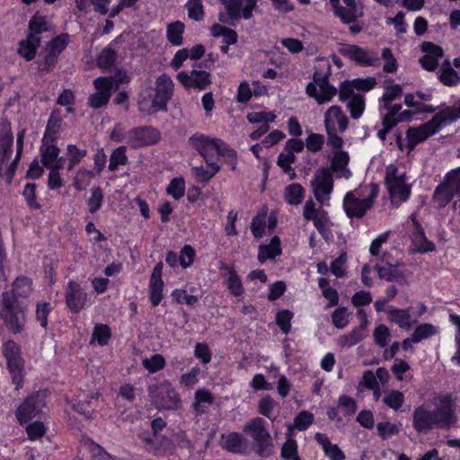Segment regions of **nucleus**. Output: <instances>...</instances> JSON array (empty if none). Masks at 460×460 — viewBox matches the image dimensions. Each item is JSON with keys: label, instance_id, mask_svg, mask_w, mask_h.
Masks as SVG:
<instances>
[{"label": "nucleus", "instance_id": "44", "mask_svg": "<svg viewBox=\"0 0 460 460\" xmlns=\"http://www.w3.org/2000/svg\"><path fill=\"white\" fill-rule=\"evenodd\" d=\"M349 162V156L348 152L343 150H338L334 152L333 158L332 161V168L335 172L344 171L348 172V175H346V178H349L350 176L349 170L347 169V166Z\"/></svg>", "mask_w": 460, "mask_h": 460}, {"label": "nucleus", "instance_id": "47", "mask_svg": "<svg viewBox=\"0 0 460 460\" xmlns=\"http://www.w3.org/2000/svg\"><path fill=\"white\" fill-rule=\"evenodd\" d=\"M294 317V313L288 309H283L276 314V324L280 328L284 334H288L291 330V321Z\"/></svg>", "mask_w": 460, "mask_h": 460}, {"label": "nucleus", "instance_id": "17", "mask_svg": "<svg viewBox=\"0 0 460 460\" xmlns=\"http://www.w3.org/2000/svg\"><path fill=\"white\" fill-rule=\"evenodd\" d=\"M374 269L380 279L387 282H395L402 286L408 284L405 270L399 265L387 262L385 265L376 264Z\"/></svg>", "mask_w": 460, "mask_h": 460}, {"label": "nucleus", "instance_id": "52", "mask_svg": "<svg viewBox=\"0 0 460 460\" xmlns=\"http://www.w3.org/2000/svg\"><path fill=\"white\" fill-rule=\"evenodd\" d=\"M383 401L389 408L398 411L404 402V394L399 390H391Z\"/></svg>", "mask_w": 460, "mask_h": 460}, {"label": "nucleus", "instance_id": "37", "mask_svg": "<svg viewBox=\"0 0 460 460\" xmlns=\"http://www.w3.org/2000/svg\"><path fill=\"white\" fill-rule=\"evenodd\" d=\"M166 194L173 199L179 200L184 197L186 191L185 179L181 176L172 179L166 187Z\"/></svg>", "mask_w": 460, "mask_h": 460}, {"label": "nucleus", "instance_id": "15", "mask_svg": "<svg viewBox=\"0 0 460 460\" xmlns=\"http://www.w3.org/2000/svg\"><path fill=\"white\" fill-rule=\"evenodd\" d=\"M313 186L314 197L319 202H323L325 198L329 199V196L333 189V179L331 170L326 167L318 169L314 174Z\"/></svg>", "mask_w": 460, "mask_h": 460}, {"label": "nucleus", "instance_id": "49", "mask_svg": "<svg viewBox=\"0 0 460 460\" xmlns=\"http://www.w3.org/2000/svg\"><path fill=\"white\" fill-rule=\"evenodd\" d=\"M154 104L155 103L153 102L151 92L141 93L139 95V98L137 101V107H138V111L141 113H144L146 115H152V114L156 113L157 110Z\"/></svg>", "mask_w": 460, "mask_h": 460}, {"label": "nucleus", "instance_id": "14", "mask_svg": "<svg viewBox=\"0 0 460 460\" xmlns=\"http://www.w3.org/2000/svg\"><path fill=\"white\" fill-rule=\"evenodd\" d=\"M114 83L115 79L112 76L96 78L93 84L97 92L90 95L88 99L89 105L94 109L106 105L110 100Z\"/></svg>", "mask_w": 460, "mask_h": 460}, {"label": "nucleus", "instance_id": "41", "mask_svg": "<svg viewBox=\"0 0 460 460\" xmlns=\"http://www.w3.org/2000/svg\"><path fill=\"white\" fill-rule=\"evenodd\" d=\"M348 109L350 114V117L354 119H359L366 107V100L365 97L361 94L353 95V97L349 101Z\"/></svg>", "mask_w": 460, "mask_h": 460}, {"label": "nucleus", "instance_id": "20", "mask_svg": "<svg viewBox=\"0 0 460 460\" xmlns=\"http://www.w3.org/2000/svg\"><path fill=\"white\" fill-rule=\"evenodd\" d=\"M430 410L425 405L421 404L416 407L412 414V427L418 433H426L432 430Z\"/></svg>", "mask_w": 460, "mask_h": 460}, {"label": "nucleus", "instance_id": "45", "mask_svg": "<svg viewBox=\"0 0 460 460\" xmlns=\"http://www.w3.org/2000/svg\"><path fill=\"white\" fill-rule=\"evenodd\" d=\"M142 365L149 373L155 374L164 369L166 362L163 355L155 353L149 358H144Z\"/></svg>", "mask_w": 460, "mask_h": 460}, {"label": "nucleus", "instance_id": "12", "mask_svg": "<svg viewBox=\"0 0 460 460\" xmlns=\"http://www.w3.org/2000/svg\"><path fill=\"white\" fill-rule=\"evenodd\" d=\"M128 138L134 147H142L156 144L161 135L153 126H140L131 128L128 132Z\"/></svg>", "mask_w": 460, "mask_h": 460}, {"label": "nucleus", "instance_id": "62", "mask_svg": "<svg viewBox=\"0 0 460 460\" xmlns=\"http://www.w3.org/2000/svg\"><path fill=\"white\" fill-rule=\"evenodd\" d=\"M376 429L378 436L383 440H385L388 438L399 433V428L397 427V425L390 421L377 423Z\"/></svg>", "mask_w": 460, "mask_h": 460}, {"label": "nucleus", "instance_id": "31", "mask_svg": "<svg viewBox=\"0 0 460 460\" xmlns=\"http://www.w3.org/2000/svg\"><path fill=\"white\" fill-rule=\"evenodd\" d=\"M457 195L455 190L446 182L439 183L433 193V199L439 208L447 206L454 197Z\"/></svg>", "mask_w": 460, "mask_h": 460}, {"label": "nucleus", "instance_id": "11", "mask_svg": "<svg viewBox=\"0 0 460 460\" xmlns=\"http://www.w3.org/2000/svg\"><path fill=\"white\" fill-rule=\"evenodd\" d=\"M45 395L38 392L29 396L16 410L18 421L22 424L37 416L45 407Z\"/></svg>", "mask_w": 460, "mask_h": 460}, {"label": "nucleus", "instance_id": "4", "mask_svg": "<svg viewBox=\"0 0 460 460\" xmlns=\"http://www.w3.org/2000/svg\"><path fill=\"white\" fill-rule=\"evenodd\" d=\"M149 395L157 409L168 411L178 410L181 406V397L168 380L148 388Z\"/></svg>", "mask_w": 460, "mask_h": 460}, {"label": "nucleus", "instance_id": "2", "mask_svg": "<svg viewBox=\"0 0 460 460\" xmlns=\"http://www.w3.org/2000/svg\"><path fill=\"white\" fill-rule=\"evenodd\" d=\"M0 316L8 330L13 333H20L27 320V305L23 302H15L9 292L2 294Z\"/></svg>", "mask_w": 460, "mask_h": 460}, {"label": "nucleus", "instance_id": "56", "mask_svg": "<svg viewBox=\"0 0 460 460\" xmlns=\"http://www.w3.org/2000/svg\"><path fill=\"white\" fill-rule=\"evenodd\" d=\"M332 323L337 329H343L349 323L348 308L340 306L332 314Z\"/></svg>", "mask_w": 460, "mask_h": 460}, {"label": "nucleus", "instance_id": "29", "mask_svg": "<svg viewBox=\"0 0 460 460\" xmlns=\"http://www.w3.org/2000/svg\"><path fill=\"white\" fill-rule=\"evenodd\" d=\"M438 80L446 86H456L460 83L458 73L451 66L450 60H445L439 69Z\"/></svg>", "mask_w": 460, "mask_h": 460}, {"label": "nucleus", "instance_id": "59", "mask_svg": "<svg viewBox=\"0 0 460 460\" xmlns=\"http://www.w3.org/2000/svg\"><path fill=\"white\" fill-rule=\"evenodd\" d=\"M338 404L342 408L345 417H350L357 411L356 400L349 395H341L338 399Z\"/></svg>", "mask_w": 460, "mask_h": 460}, {"label": "nucleus", "instance_id": "51", "mask_svg": "<svg viewBox=\"0 0 460 460\" xmlns=\"http://www.w3.org/2000/svg\"><path fill=\"white\" fill-rule=\"evenodd\" d=\"M115 62V49L112 48V42L104 49L97 58V65L100 68L107 69L112 66Z\"/></svg>", "mask_w": 460, "mask_h": 460}, {"label": "nucleus", "instance_id": "46", "mask_svg": "<svg viewBox=\"0 0 460 460\" xmlns=\"http://www.w3.org/2000/svg\"><path fill=\"white\" fill-rule=\"evenodd\" d=\"M155 456L164 457L174 453V445L167 438H163L153 448L149 449Z\"/></svg>", "mask_w": 460, "mask_h": 460}, {"label": "nucleus", "instance_id": "40", "mask_svg": "<svg viewBox=\"0 0 460 460\" xmlns=\"http://www.w3.org/2000/svg\"><path fill=\"white\" fill-rule=\"evenodd\" d=\"M111 337V330L106 324H95L91 339V344L97 342L100 346L106 345Z\"/></svg>", "mask_w": 460, "mask_h": 460}, {"label": "nucleus", "instance_id": "57", "mask_svg": "<svg viewBox=\"0 0 460 460\" xmlns=\"http://www.w3.org/2000/svg\"><path fill=\"white\" fill-rule=\"evenodd\" d=\"M277 404V402L270 395H265L259 401L258 411L262 416L271 419L273 416V410Z\"/></svg>", "mask_w": 460, "mask_h": 460}, {"label": "nucleus", "instance_id": "8", "mask_svg": "<svg viewBox=\"0 0 460 460\" xmlns=\"http://www.w3.org/2000/svg\"><path fill=\"white\" fill-rule=\"evenodd\" d=\"M333 14L341 23L349 24L364 16L363 7L358 6L356 0H330Z\"/></svg>", "mask_w": 460, "mask_h": 460}, {"label": "nucleus", "instance_id": "19", "mask_svg": "<svg viewBox=\"0 0 460 460\" xmlns=\"http://www.w3.org/2000/svg\"><path fill=\"white\" fill-rule=\"evenodd\" d=\"M218 270L220 271H226L227 278L225 281L226 288L231 295L235 297H239L243 295L244 288L242 283V279L238 275L234 265L227 264L226 262L220 261L218 264Z\"/></svg>", "mask_w": 460, "mask_h": 460}, {"label": "nucleus", "instance_id": "6", "mask_svg": "<svg viewBox=\"0 0 460 460\" xmlns=\"http://www.w3.org/2000/svg\"><path fill=\"white\" fill-rule=\"evenodd\" d=\"M3 354L7 360L8 369L12 375L13 382L16 388L22 384L23 360L21 357L20 347L13 341H8L3 345Z\"/></svg>", "mask_w": 460, "mask_h": 460}, {"label": "nucleus", "instance_id": "39", "mask_svg": "<svg viewBox=\"0 0 460 460\" xmlns=\"http://www.w3.org/2000/svg\"><path fill=\"white\" fill-rule=\"evenodd\" d=\"M438 333V329L432 323H420L413 331L411 336L413 342L418 343L423 340L429 339Z\"/></svg>", "mask_w": 460, "mask_h": 460}, {"label": "nucleus", "instance_id": "36", "mask_svg": "<svg viewBox=\"0 0 460 460\" xmlns=\"http://www.w3.org/2000/svg\"><path fill=\"white\" fill-rule=\"evenodd\" d=\"M267 227V208H262L255 215L251 222V232L255 239H261L265 235Z\"/></svg>", "mask_w": 460, "mask_h": 460}, {"label": "nucleus", "instance_id": "7", "mask_svg": "<svg viewBox=\"0 0 460 460\" xmlns=\"http://www.w3.org/2000/svg\"><path fill=\"white\" fill-rule=\"evenodd\" d=\"M340 53L362 66H378L380 58L374 50L365 49L355 44H347L340 49Z\"/></svg>", "mask_w": 460, "mask_h": 460}, {"label": "nucleus", "instance_id": "3", "mask_svg": "<svg viewBox=\"0 0 460 460\" xmlns=\"http://www.w3.org/2000/svg\"><path fill=\"white\" fill-rule=\"evenodd\" d=\"M456 408V404L451 394L439 397V404L434 410H430L432 429H448L454 427L457 422Z\"/></svg>", "mask_w": 460, "mask_h": 460}, {"label": "nucleus", "instance_id": "63", "mask_svg": "<svg viewBox=\"0 0 460 460\" xmlns=\"http://www.w3.org/2000/svg\"><path fill=\"white\" fill-rule=\"evenodd\" d=\"M196 252L190 244H185L180 252V265L187 269L194 262Z\"/></svg>", "mask_w": 460, "mask_h": 460}, {"label": "nucleus", "instance_id": "26", "mask_svg": "<svg viewBox=\"0 0 460 460\" xmlns=\"http://www.w3.org/2000/svg\"><path fill=\"white\" fill-rule=\"evenodd\" d=\"M320 91L321 93H318L317 88L313 83H308L305 87L306 94L309 97L314 98L320 105L331 102L338 93L337 89L331 84H328Z\"/></svg>", "mask_w": 460, "mask_h": 460}, {"label": "nucleus", "instance_id": "16", "mask_svg": "<svg viewBox=\"0 0 460 460\" xmlns=\"http://www.w3.org/2000/svg\"><path fill=\"white\" fill-rule=\"evenodd\" d=\"M189 145L196 150L201 156L209 154V152L216 151L220 147V145L225 143L218 138H211L202 133H195L189 138Z\"/></svg>", "mask_w": 460, "mask_h": 460}, {"label": "nucleus", "instance_id": "32", "mask_svg": "<svg viewBox=\"0 0 460 460\" xmlns=\"http://www.w3.org/2000/svg\"><path fill=\"white\" fill-rule=\"evenodd\" d=\"M214 400L215 398L209 390L199 388L195 392L194 402L191 407L197 415H201L207 411L206 408L202 406V403L211 405L213 404Z\"/></svg>", "mask_w": 460, "mask_h": 460}, {"label": "nucleus", "instance_id": "50", "mask_svg": "<svg viewBox=\"0 0 460 460\" xmlns=\"http://www.w3.org/2000/svg\"><path fill=\"white\" fill-rule=\"evenodd\" d=\"M256 447V454L261 457H269L272 455L273 444L270 435L261 437L253 440Z\"/></svg>", "mask_w": 460, "mask_h": 460}, {"label": "nucleus", "instance_id": "5", "mask_svg": "<svg viewBox=\"0 0 460 460\" xmlns=\"http://www.w3.org/2000/svg\"><path fill=\"white\" fill-rule=\"evenodd\" d=\"M377 190L373 189L368 197L357 198L352 192H347L343 198L342 207L346 216L350 218H362L373 207Z\"/></svg>", "mask_w": 460, "mask_h": 460}, {"label": "nucleus", "instance_id": "34", "mask_svg": "<svg viewBox=\"0 0 460 460\" xmlns=\"http://www.w3.org/2000/svg\"><path fill=\"white\" fill-rule=\"evenodd\" d=\"M185 25L181 21H175L169 23L166 27V39L172 46H181L183 44V33Z\"/></svg>", "mask_w": 460, "mask_h": 460}, {"label": "nucleus", "instance_id": "58", "mask_svg": "<svg viewBox=\"0 0 460 460\" xmlns=\"http://www.w3.org/2000/svg\"><path fill=\"white\" fill-rule=\"evenodd\" d=\"M382 58L385 60V64L383 66L384 72L387 74L395 73L398 69V62L394 58L391 49L385 48L382 50Z\"/></svg>", "mask_w": 460, "mask_h": 460}, {"label": "nucleus", "instance_id": "61", "mask_svg": "<svg viewBox=\"0 0 460 460\" xmlns=\"http://www.w3.org/2000/svg\"><path fill=\"white\" fill-rule=\"evenodd\" d=\"M404 17L405 13L402 11H399L394 17H388L386 19V23L394 25L397 35L404 34L407 31L408 25Z\"/></svg>", "mask_w": 460, "mask_h": 460}, {"label": "nucleus", "instance_id": "42", "mask_svg": "<svg viewBox=\"0 0 460 460\" xmlns=\"http://www.w3.org/2000/svg\"><path fill=\"white\" fill-rule=\"evenodd\" d=\"M164 282H149L148 297L152 307L158 306L164 298Z\"/></svg>", "mask_w": 460, "mask_h": 460}, {"label": "nucleus", "instance_id": "33", "mask_svg": "<svg viewBox=\"0 0 460 460\" xmlns=\"http://www.w3.org/2000/svg\"><path fill=\"white\" fill-rule=\"evenodd\" d=\"M243 432L252 437L253 440L270 435L265 427V420L261 417H255L245 424Z\"/></svg>", "mask_w": 460, "mask_h": 460}, {"label": "nucleus", "instance_id": "21", "mask_svg": "<svg viewBox=\"0 0 460 460\" xmlns=\"http://www.w3.org/2000/svg\"><path fill=\"white\" fill-rule=\"evenodd\" d=\"M282 254L281 240L278 235L271 237L270 243H261L258 248L257 260L264 263L268 260L274 261Z\"/></svg>", "mask_w": 460, "mask_h": 460}, {"label": "nucleus", "instance_id": "28", "mask_svg": "<svg viewBox=\"0 0 460 460\" xmlns=\"http://www.w3.org/2000/svg\"><path fill=\"white\" fill-rule=\"evenodd\" d=\"M243 6V1L242 0H229L225 3V7L226 11V15L230 18L227 19V17L220 13L219 14V21L223 23L229 24L231 26L235 25V22L239 21L241 19V8Z\"/></svg>", "mask_w": 460, "mask_h": 460}, {"label": "nucleus", "instance_id": "64", "mask_svg": "<svg viewBox=\"0 0 460 460\" xmlns=\"http://www.w3.org/2000/svg\"><path fill=\"white\" fill-rule=\"evenodd\" d=\"M390 335V330L385 324H379L376 326L373 333L375 342L380 348H385L388 344Z\"/></svg>", "mask_w": 460, "mask_h": 460}, {"label": "nucleus", "instance_id": "13", "mask_svg": "<svg viewBox=\"0 0 460 460\" xmlns=\"http://www.w3.org/2000/svg\"><path fill=\"white\" fill-rule=\"evenodd\" d=\"M66 304L73 313H78L91 303L87 293L81 286L73 280H69L65 293Z\"/></svg>", "mask_w": 460, "mask_h": 460}, {"label": "nucleus", "instance_id": "55", "mask_svg": "<svg viewBox=\"0 0 460 460\" xmlns=\"http://www.w3.org/2000/svg\"><path fill=\"white\" fill-rule=\"evenodd\" d=\"M193 88L204 90L211 84V75L203 70H192Z\"/></svg>", "mask_w": 460, "mask_h": 460}, {"label": "nucleus", "instance_id": "27", "mask_svg": "<svg viewBox=\"0 0 460 460\" xmlns=\"http://www.w3.org/2000/svg\"><path fill=\"white\" fill-rule=\"evenodd\" d=\"M40 41V36L28 34L26 39L20 41L17 49L18 54L27 61L32 60L36 56Z\"/></svg>", "mask_w": 460, "mask_h": 460}, {"label": "nucleus", "instance_id": "54", "mask_svg": "<svg viewBox=\"0 0 460 460\" xmlns=\"http://www.w3.org/2000/svg\"><path fill=\"white\" fill-rule=\"evenodd\" d=\"M314 414L308 411H301L294 419V426L300 431L306 430L314 422Z\"/></svg>", "mask_w": 460, "mask_h": 460}, {"label": "nucleus", "instance_id": "18", "mask_svg": "<svg viewBox=\"0 0 460 460\" xmlns=\"http://www.w3.org/2000/svg\"><path fill=\"white\" fill-rule=\"evenodd\" d=\"M358 315L360 318V323L350 332L341 337L340 343L342 347H353L367 336V325L368 323L367 314L363 309L358 310Z\"/></svg>", "mask_w": 460, "mask_h": 460}, {"label": "nucleus", "instance_id": "38", "mask_svg": "<svg viewBox=\"0 0 460 460\" xmlns=\"http://www.w3.org/2000/svg\"><path fill=\"white\" fill-rule=\"evenodd\" d=\"M305 190L299 183H292L286 187L284 198L290 205H298L304 199Z\"/></svg>", "mask_w": 460, "mask_h": 460}, {"label": "nucleus", "instance_id": "24", "mask_svg": "<svg viewBox=\"0 0 460 460\" xmlns=\"http://www.w3.org/2000/svg\"><path fill=\"white\" fill-rule=\"evenodd\" d=\"M41 161L48 168H62L64 159L58 158L59 149L53 144L43 143L40 147Z\"/></svg>", "mask_w": 460, "mask_h": 460}, {"label": "nucleus", "instance_id": "10", "mask_svg": "<svg viewBox=\"0 0 460 460\" xmlns=\"http://www.w3.org/2000/svg\"><path fill=\"white\" fill-rule=\"evenodd\" d=\"M173 93V83L169 75L163 74L156 79V87L152 93L154 105L158 111H167L168 102Z\"/></svg>", "mask_w": 460, "mask_h": 460}, {"label": "nucleus", "instance_id": "25", "mask_svg": "<svg viewBox=\"0 0 460 460\" xmlns=\"http://www.w3.org/2000/svg\"><path fill=\"white\" fill-rule=\"evenodd\" d=\"M411 307L401 309L390 305L386 309V314L390 322L396 323L401 328L409 329L414 323L413 321H411Z\"/></svg>", "mask_w": 460, "mask_h": 460}, {"label": "nucleus", "instance_id": "9", "mask_svg": "<svg viewBox=\"0 0 460 460\" xmlns=\"http://www.w3.org/2000/svg\"><path fill=\"white\" fill-rule=\"evenodd\" d=\"M98 394L79 391L72 398H67V402L75 412L86 419H91L93 417L95 408L98 405Z\"/></svg>", "mask_w": 460, "mask_h": 460}, {"label": "nucleus", "instance_id": "35", "mask_svg": "<svg viewBox=\"0 0 460 460\" xmlns=\"http://www.w3.org/2000/svg\"><path fill=\"white\" fill-rule=\"evenodd\" d=\"M405 174L397 175V167L390 165L386 169L385 183L390 195H394V190L405 184Z\"/></svg>", "mask_w": 460, "mask_h": 460}, {"label": "nucleus", "instance_id": "60", "mask_svg": "<svg viewBox=\"0 0 460 460\" xmlns=\"http://www.w3.org/2000/svg\"><path fill=\"white\" fill-rule=\"evenodd\" d=\"M324 144V137L317 133H310L306 139L305 146L307 150L312 153H317L323 149Z\"/></svg>", "mask_w": 460, "mask_h": 460}, {"label": "nucleus", "instance_id": "48", "mask_svg": "<svg viewBox=\"0 0 460 460\" xmlns=\"http://www.w3.org/2000/svg\"><path fill=\"white\" fill-rule=\"evenodd\" d=\"M190 19L199 22L204 18V6L202 0H188L185 4Z\"/></svg>", "mask_w": 460, "mask_h": 460}, {"label": "nucleus", "instance_id": "23", "mask_svg": "<svg viewBox=\"0 0 460 460\" xmlns=\"http://www.w3.org/2000/svg\"><path fill=\"white\" fill-rule=\"evenodd\" d=\"M314 439L322 447L324 455L330 460L346 459L345 453L340 448V447L337 444L332 443L326 434L318 432L315 434Z\"/></svg>", "mask_w": 460, "mask_h": 460}, {"label": "nucleus", "instance_id": "1", "mask_svg": "<svg viewBox=\"0 0 460 460\" xmlns=\"http://www.w3.org/2000/svg\"><path fill=\"white\" fill-rule=\"evenodd\" d=\"M460 119V101L452 106H446L437 112L429 121L418 126L410 127L406 130L408 153L415 149L417 145L438 133L442 126L453 123Z\"/></svg>", "mask_w": 460, "mask_h": 460}, {"label": "nucleus", "instance_id": "43", "mask_svg": "<svg viewBox=\"0 0 460 460\" xmlns=\"http://www.w3.org/2000/svg\"><path fill=\"white\" fill-rule=\"evenodd\" d=\"M291 431L292 428L289 427L288 433L287 434L288 438L281 447L280 456L285 460L294 459V457L299 456L296 440L289 438Z\"/></svg>", "mask_w": 460, "mask_h": 460}, {"label": "nucleus", "instance_id": "30", "mask_svg": "<svg viewBox=\"0 0 460 460\" xmlns=\"http://www.w3.org/2000/svg\"><path fill=\"white\" fill-rule=\"evenodd\" d=\"M31 280L26 277H18L12 285L11 291H8L12 295L15 302H20L19 298H26L29 296L32 290Z\"/></svg>", "mask_w": 460, "mask_h": 460}, {"label": "nucleus", "instance_id": "53", "mask_svg": "<svg viewBox=\"0 0 460 460\" xmlns=\"http://www.w3.org/2000/svg\"><path fill=\"white\" fill-rule=\"evenodd\" d=\"M192 172L196 181L199 183L206 184L218 172V168L214 166V171L205 169L202 165L192 167Z\"/></svg>", "mask_w": 460, "mask_h": 460}, {"label": "nucleus", "instance_id": "22", "mask_svg": "<svg viewBox=\"0 0 460 460\" xmlns=\"http://www.w3.org/2000/svg\"><path fill=\"white\" fill-rule=\"evenodd\" d=\"M222 447L234 454H245L247 442L241 433L233 431L221 436Z\"/></svg>", "mask_w": 460, "mask_h": 460}]
</instances>
